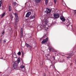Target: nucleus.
Instances as JSON below:
<instances>
[{"label": "nucleus", "mask_w": 76, "mask_h": 76, "mask_svg": "<svg viewBox=\"0 0 76 76\" xmlns=\"http://www.w3.org/2000/svg\"><path fill=\"white\" fill-rule=\"evenodd\" d=\"M35 1L36 3H38L40 2V1H41V0H36Z\"/></svg>", "instance_id": "obj_13"}, {"label": "nucleus", "mask_w": 76, "mask_h": 76, "mask_svg": "<svg viewBox=\"0 0 76 76\" xmlns=\"http://www.w3.org/2000/svg\"><path fill=\"white\" fill-rule=\"evenodd\" d=\"M4 15H5V13H4L2 14V16L1 17V18H3L4 16Z\"/></svg>", "instance_id": "obj_17"}, {"label": "nucleus", "mask_w": 76, "mask_h": 76, "mask_svg": "<svg viewBox=\"0 0 76 76\" xmlns=\"http://www.w3.org/2000/svg\"><path fill=\"white\" fill-rule=\"evenodd\" d=\"M75 13L76 14V10H74Z\"/></svg>", "instance_id": "obj_25"}, {"label": "nucleus", "mask_w": 76, "mask_h": 76, "mask_svg": "<svg viewBox=\"0 0 76 76\" xmlns=\"http://www.w3.org/2000/svg\"><path fill=\"white\" fill-rule=\"evenodd\" d=\"M4 32H2V35H4Z\"/></svg>", "instance_id": "obj_28"}, {"label": "nucleus", "mask_w": 76, "mask_h": 76, "mask_svg": "<svg viewBox=\"0 0 76 76\" xmlns=\"http://www.w3.org/2000/svg\"><path fill=\"white\" fill-rule=\"evenodd\" d=\"M36 15H34L33 16H31L30 17V19H34L35 18V16Z\"/></svg>", "instance_id": "obj_10"}, {"label": "nucleus", "mask_w": 76, "mask_h": 76, "mask_svg": "<svg viewBox=\"0 0 76 76\" xmlns=\"http://www.w3.org/2000/svg\"><path fill=\"white\" fill-rule=\"evenodd\" d=\"M1 4H2V2L1 1H0V7L1 6Z\"/></svg>", "instance_id": "obj_20"}, {"label": "nucleus", "mask_w": 76, "mask_h": 76, "mask_svg": "<svg viewBox=\"0 0 76 76\" xmlns=\"http://www.w3.org/2000/svg\"><path fill=\"white\" fill-rule=\"evenodd\" d=\"M12 57H14V58H16V53H15L13 54Z\"/></svg>", "instance_id": "obj_11"}, {"label": "nucleus", "mask_w": 76, "mask_h": 76, "mask_svg": "<svg viewBox=\"0 0 76 76\" xmlns=\"http://www.w3.org/2000/svg\"><path fill=\"white\" fill-rule=\"evenodd\" d=\"M0 42H1V40H0Z\"/></svg>", "instance_id": "obj_33"}, {"label": "nucleus", "mask_w": 76, "mask_h": 76, "mask_svg": "<svg viewBox=\"0 0 76 76\" xmlns=\"http://www.w3.org/2000/svg\"><path fill=\"white\" fill-rule=\"evenodd\" d=\"M45 37H46V35H45V36H44L43 37V38H44Z\"/></svg>", "instance_id": "obj_27"}, {"label": "nucleus", "mask_w": 76, "mask_h": 76, "mask_svg": "<svg viewBox=\"0 0 76 76\" xmlns=\"http://www.w3.org/2000/svg\"><path fill=\"white\" fill-rule=\"evenodd\" d=\"M18 54L19 55H20V54H21V53L20 52H19L18 53Z\"/></svg>", "instance_id": "obj_23"}, {"label": "nucleus", "mask_w": 76, "mask_h": 76, "mask_svg": "<svg viewBox=\"0 0 76 76\" xmlns=\"http://www.w3.org/2000/svg\"><path fill=\"white\" fill-rule=\"evenodd\" d=\"M66 23L67 25V26H69V25H70V24H71V23H70V22H68Z\"/></svg>", "instance_id": "obj_16"}, {"label": "nucleus", "mask_w": 76, "mask_h": 76, "mask_svg": "<svg viewBox=\"0 0 76 76\" xmlns=\"http://www.w3.org/2000/svg\"><path fill=\"white\" fill-rule=\"evenodd\" d=\"M48 37H47V38L45 39H44L43 40L42 42V44H44V43H45V42H47V41H48Z\"/></svg>", "instance_id": "obj_3"}, {"label": "nucleus", "mask_w": 76, "mask_h": 76, "mask_svg": "<svg viewBox=\"0 0 76 76\" xmlns=\"http://www.w3.org/2000/svg\"><path fill=\"white\" fill-rule=\"evenodd\" d=\"M17 67V63H16V61L14 62V64H13V68L14 69H15Z\"/></svg>", "instance_id": "obj_5"}, {"label": "nucleus", "mask_w": 76, "mask_h": 76, "mask_svg": "<svg viewBox=\"0 0 76 76\" xmlns=\"http://www.w3.org/2000/svg\"><path fill=\"white\" fill-rule=\"evenodd\" d=\"M4 42H6V41L5 40H4Z\"/></svg>", "instance_id": "obj_26"}, {"label": "nucleus", "mask_w": 76, "mask_h": 76, "mask_svg": "<svg viewBox=\"0 0 76 76\" xmlns=\"http://www.w3.org/2000/svg\"><path fill=\"white\" fill-rule=\"evenodd\" d=\"M40 41H41V39H40Z\"/></svg>", "instance_id": "obj_32"}, {"label": "nucleus", "mask_w": 76, "mask_h": 76, "mask_svg": "<svg viewBox=\"0 0 76 76\" xmlns=\"http://www.w3.org/2000/svg\"><path fill=\"white\" fill-rule=\"evenodd\" d=\"M48 3V0H46L45 1V4H47V3Z\"/></svg>", "instance_id": "obj_21"}, {"label": "nucleus", "mask_w": 76, "mask_h": 76, "mask_svg": "<svg viewBox=\"0 0 76 76\" xmlns=\"http://www.w3.org/2000/svg\"><path fill=\"white\" fill-rule=\"evenodd\" d=\"M54 0L55 3V4H56V3L57 2V1L56 0Z\"/></svg>", "instance_id": "obj_24"}, {"label": "nucleus", "mask_w": 76, "mask_h": 76, "mask_svg": "<svg viewBox=\"0 0 76 76\" xmlns=\"http://www.w3.org/2000/svg\"><path fill=\"white\" fill-rule=\"evenodd\" d=\"M22 53H23V52L22 51Z\"/></svg>", "instance_id": "obj_34"}, {"label": "nucleus", "mask_w": 76, "mask_h": 76, "mask_svg": "<svg viewBox=\"0 0 76 76\" xmlns=\"http://www.w3.org/2000/svg\"><path fill=\"white\" fill-rule=\"evenodd\" d=\"M31 15V12H28L26 14V18H29Z\"/></svg>", "instance_id": "obj_7"}, {"label": "nucleus", "mask_w": 76, "mask_h": 76, "mask_svg": "<svg viewBox=\"0 0 76 76\" xmlns=\"http://www.w3.org/2000/svg\"><path fill=\"white\" fill-rule=\"evenodd\" d=\"M16 5H18L17 3H16V2L14 3V5L15 6H16Z\"/></svg>", "instance_id": "obj_19"}, {"label": "nucleus", "mask_w": 76, "mask_h": 76, "mask_svg": "<svg viewBox=\"0 0 76 76\" xmlns=\"http://www.w3.org/2000/svg\"><path fill=\"white\" fill-rule=\"evenodd\" d=\"M26 46L27 47H31V46L29 44L27 43L26 44Z\"/></svg>", "instance_id": "obj_12"}, {"label": "nucleus", "mask_w": 76, "mask_h": 76, "mask_svg": "<svg viewBox=\"0 0 76 76\" xmlns=\"http://www.w3.org/2000/svg\"><path fill=\"white\" fill-rule=\"evenodd\" d=\"M10 17L11 18H13V16H12V15L10 14Z\"/></svg>", "instance_id": "obj_22"}, {"label": "nucleus", "mask_w": 76, "mask_h": 76, "mask_svg": "<svg viewBox=\"0 0 76 76\" xmlns=\"http://www.w3.org/2000/svg\"><path fill=\"white\" fill-rule=\"evenodd\" d=\"M15 25H16V24H15Z\"/></svg>", "instance_id": "obj_36"}, {"label": "nucleus", "mask_w": 76, "mask_h": 76, "mask_svg": "<svg viewBox=\"0 0 76 76\" xmlns=\"http://www.w3.org/2000/svg\"><path fill=\"white\" fill-rule=\"evenodd\" d=\"M60 19L63 22H64V21H65V18L64 17H63V16H62L60 17Z\"/></svg>", "instance_id": "obj_8"}, {"label": "nucleus", "mask_w": 76, "mask_h": 76, "mask_svg": "<svg viewBox=\"0 0 76 76\" xmlns=\"http://www.w3.org/2000/svg\"><path fill=\"white\" fill-rule=\"evenodd\" d=\"M11 7L10 6L9 7V10L10 12L11 11Z\"/></svg>", "instance_id": "obj_18"}, {"label": "nucleus", "mask_w": 76, "mask_h": 76, "mask_svg": "<svg viewBox=\"0 0 76 76\" xmlns=\"http://www.w3.org/2000/svg\"><path fill=\"white\" fill-rule=\"evenodd\" d=\"M53 16L55 18H58L60 17V15L58 14L55 13L54 14Z\"/></svg>", "instance_id": "obj_4"}, {"label": "nucleus", "mask_w": 76, "mask_h": 76, "mask_svg": "<svg viewBox=\"0 0 76 76\" xmlns=\"http://www.w3.org/2000/svg\"><path fill=\"white\" fill-rule=\"evenodd\" d=\"M44 76H46L45 74H44Z\"/></svg>", "instance_id": "obj_30"}, {"label": "nucleus", "mask_w": 76, "mask_h": 76, "mask_svg": "<svg viewBox=\"0 0 76 76\" xmlns=\"http://www.w3.org/2000/svg\"><path fill=\"white\" fill-rule=\"evenodd\" d=\"M53 58H54V60H55V58H54V56H53Z\"/></svg>", "instance_id": "obj_29"}, {"label": "nucleus", "mask_w": 76, "mask_h": 76, "mask_svg": "<svg viewBox=\"0 0 76 76\" xmlns=\"http://www.w3.org/2000/svg\"><path fill=\"white\" fill-rule=\"evenodd\" d=\"M20 34H21V37H22L23 36V28H21V30H20Z\"/></svg>", "instance_id": "obj_9"}, {"label": "nucleus", "mask_w": 76, "mask_h": 76, "mask_svg": "<svg viewBox=\"0 0 76 76\" xmlns=\"http://www.w3.org/2000/svg\"><path fill=\"white\" fill-rule=\"evenodd\" d=\"M49 50L50 51V50H51V48L49 49Z\"/></svg>", "instance_id": "obj_31"}, {"label": "nucleus", "mask_w": 76, "mask_h": 76, "mask_svg": "<svg viewBox=\"0 0 76 76\" xmlns=\"http://www.w3.org/2000/svg\"><path fill=\"white\" fill-rule=\"evenodd\" d=\"M25 67V66L21 65L20 66V68H21V69H23V68H24Z\"/></svg>", "instance_id": "obj_14"}, {"label": "nucleus", "mask_w": 76, "mask_h": 76, "mask_svg": "<svg viewBox=\"0 0 76 76\" xmlns=\"http://www.w3.org/2000/svg\"><path fill=\"white\" fill-rule=\"evenodd\" d=\"M45 12L47 14H48V13H50V12H51V10L50 9H48V8H47L46 9V11H45Z\"/></svg>", "instance_id": "obj_6"}, {"label": "nucleus", "mask_w": 76, "mask_h": 76, "mask_svg": "<svg viewBox=\"0 0 76 76\" xmlns=\"http://www.w3.org/2000/svg\"><path fill=\"white\" fill-rule=\"evenodd\" d=\"M67 58H69V57H67Z\"/></svg>", "instance_id": "obj_35"}, {"label": "nucleus", "mask_w": 76, "mask_h": 76, "mask_svg": "<svg viewBox=\"0 0 76 76\" xmlns=\"http://www.w3.org/2000/svg\"><path fill=\"white\" fill-rule=\"evenodd\" d=\"M15 23H16L18 21H19V18H18V14L16 13H15Z\"/></svg>", "instance_id": "obj_2"}, {"label": "nucleus", "mask_w": 76, "mask_h": 76, "mask_svg": "<svg viewBox=\"0 0 76 76\" xmlns=\"http://www.w3.org/2000/svg\"><path fill=\"white\" fill-rule=\"evenodd\" d=\"M48 20H45L44 22L43 23L42 27L45 28V30H47V29H48V26H49L48 25Z\"/></svg>", "instance_id": "obj_1"}, {"label": "nucleus", "mask_w": 76, "mask_h": 76, "mask_svg": "<svg viewBox=\"0 0 76 76\" xmlns=\"http://www.w3.org/2000/svg\"><path fill=\"white\" fill-rule=\"evenodd\" d=\"M17 62L18 63H18H20V59L19 58H18L17 59Z\"/></svg>", "instance_id": "obj_15"}]
</instances>
